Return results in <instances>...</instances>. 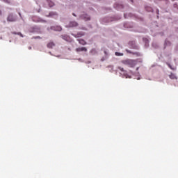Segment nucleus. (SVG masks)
<instances>
[{"label":"nucleus","mask_w":178,"mask_h":178,"mask_svg":"<svg viewBox=\"0 0 178 178\" xmlns=\"http://www.w3.org/2000/svg\"><path fill=\"white\" fill-rule=\"evenodd\" d=\"M120 16L118 17H106L103 18L102 22L103 23H111V22H115L116 20H120Z\"/></svg>","instance_id":"f257e3e1"},{"label":"nucleus","mask_w":178,"mask_h":178,"mask_svg":"<svg viewBox=\"0 0 178 178\" xmlns=\"http://www.w3.org/2000/svg\"><path fill=\"white\" fill-rule=\"evenodd\" d=\"M114 8L117 10H127L129 9V5L117 3L114 5Z\"/></svg>","instance_id":"f03ea898"},{"label":"nucleus","mask_w":178,"mask_h":178,"mask_svg":"<svg viewBox=\"0 0 178 178\" xmlns=\"http://www.w3.org/2000/svg\"><path fill=\"white\" fill-rule=\"evenodd\" d=\"M118 69L120 70L122 72H120V77H125V79H131V76L128 75L127 71L124 70V69L122 67H119Z\"/></svg>","instance_id":"7ed1b4c3"},{"label":"nucleus","mask_w":178,"mask_h":178,"mask_svg":"<svg viewBox=\"0 0 178 178\" xmlns=\"http://www.w3.org/2000/svg\"><path fill=\"white\" fill-rule=\"evenodd\" d=\"M124 65H127L130 67H134L137 65V61L135 60H126L123 61Z\"/></svg>","instance_id":"20e7f679"},{"label":"nucleus","mask_w":178,"mask_h":178,"mask_svg":"<svg viewBox=\"0 0 178 178\" xmlns=\"http://www.w3.org/2000/svg\"><path fill=\"white\" fill-rule=\"evenodd\" d=\"M30 33H37V34H41V28L38 26H35L29 29Z\"/></svg>","instance_id":"39448f33"},{"label":"nucleus","mask_w":178,"mask_h":178,"mask_svg":"<svg viewBox=\"0 0 178 178\" xmlns=\"http://www.w3.org/2000/svg\"><path fill=\"white\" fill-rule=\"evenodd\" d=\"M79 19L84 20V22H88V21L91 20L90 15H88V14H86V13L80 15L78 20H79Z\"/></svg>","instance_id":"423d86ee"},{"label":"nucleus","mask_w":178,"mask_h":178,"mask_svg":"<svg viewBox=\"0 0 178 178\" xmlns=\"http://www.w3.org/2000/svg\"><path fill=\"white\" fill-rule=\"evenodd\" d=\"M50 30H53L54 31H62V26H53L50 28H47V31H49Z\"/></svg>","instance_id":"0eeeda50"},{"label":"nucleus","mask_w":178,"mask_h":178,"mask_svg":"<svg viewBox=\"0 0 178 178\" xmlns=\"http://www.w3.org/2000/svg\"><path fill=\"white\" fill-rule=\"evenodd\" d=\"M129 46L130 48H131L132 49H138V45L137 44V43L136 42V41H131V42H129Z\"/></svg>","instance_id":"6e6552de"},{"label":"nucleus","mask_w":178,"mask_h":178,"mask_svg":"<svg viewBox=\"0 0 178 178\" xmlns=\"http://www.w3.org/2000/svg\"><path fill=\"white\" fill-rule=\"evenodd\" d=\"M79 26V23H77L75 21H72L70 22L68 25H66L65 27L69 28V27H77Z\"/></svg>","instance_id":"1a4fd4ad"},{"label":"nucleus","mask_w":178,"mask_h":178,"mask_svg":"<svg viewBox=\"0 0 178 178\" xmlns=\"http://www.w3.org/2000/svg\"><path fill=\"white\" fill-rule=\"evenodd\" d=\"M8 22H16V16L10 14L7 18Z\"/></svg>","instance_id":"9d476101"},{"label":"nucleus","mask_w":178,"mask_h":178,"mask_svg":"<svg viewBox=\"0 0 178 178\" xmlns=\"http://www.w3.org/2000/svg\"><path fill=\"white\" fill-rule=\"evenodd\" d=\"M143 42L145 44V47L146 48H148V47H149V40H148V39L146 38H143Z\"/></svg>","instance_id":"9b49d317"},{"label":"nucleus","mask_w":178,"mask_h":178,"mask_svg":"<svg viewBox=\"0 0 178 178\" xmlns=\"http://www.w3.org/2000/svg\"><path fill=\"white\" fill-rule=\"evenodd\" d=\"M54 16H58V13L51 11L49 13L48 15H47V17H54Z\"/></svg>","instance_id":"f8f14e48"},{"label":"nucleus","mask_w":178,"mask_h":178,"mask_svg":"<svg viewBox=\"0 0 178 178\" xmlns=\"http://www.w3.org/2000/svg\"><path fill=\"white\" fill-rule=\"evenodd\" d=\"M72 35H73V37H75V38H79V37H83V35H84V33L79 32L77 34L72 33Z\"/></svg>","instance_id":"ddd939ff"},{"label":"nucleus","mask_w":178,"mask_h":178,"mask_svg":"<svg viewBox=\"0 0 178 178\" xmlns=\"http://www.w3.org/2000/svg\"><path fill=\"white\" fill-rule=\"evenodd\" d=\"M76 51L77 52H83V51L87 52V48H86V47H79V48L76 49Z\"/></svg>","instance_id":"4468645a"},{"label":"nucleus","mask_w":178,"mask_h":178,"mask_svg":"<svg viewBox=\"0 0 178 178\" xmlns=\"http://www.w3.org/2000/svg\"><path fill=\"white\" fill-rule=\"evenodd\" d=\"M47 47L49 49H52V48H54V47H55V43H54V42H50L47 44Z\"/></svg>","instance_id":"2eb2a0df"},{"label":"nucleus","mask_w":178,"mask_h":178,"mask_svg":"<svg viewBox=\"0 0 178 178\" xmlns=\"http://www.w3.org/2000/svg\"><path fill=\"white\" fill-rule=\"evenodd\" d=\"M169 77H170V79H171V80H177V76H176V74H175L172 72L169 75Z\"/></svg>","instance_id":"dca6fc26"},{"label":"nucleus","mask_w":178,"mask_h":178,"mask_svg":"<svg viewBox=\"0 0 178 178\" xmlns=\"http://www.w3.org/2000/svg\"><path fill=\"white\" fill-rule=\"evenodd\" d=\"M60 38L64 40V41H69V36L67 35H61Z\"/></svg>","instance_id":"f3484780"},{"label":"nucleus","mask_w":178,"mask_h":178,"mask_svg":"<svg viewBox=\"0 0 178 178\" xmlns=\"http://www.w3.org/2000/svg\"><path fill=\"white\" fill-rule=\"evenodd\" d=\"M77 41H79V44H81V45H86L87 44L86 40H83V39H78Z\"/></svg>","instance_id":"a211bd4d"},{"label":"nucleus","mask_w":178,"mask_h":178,"mask_svg":"<svg viewBox=\"0 0 178 178\" xmlns=\"http://www.w3.org/2000/svg\"><path fill=\"white\" fill-rule=\"evenodd\" d=\"M1 2H4V3H7V5H12V1L10 0H0Z\"/></svg>","instance_id":"6ab92c4d"},{"label":"nucleus","mask_w":178,"mask_h":178,"mask_svg":"<svg viewBox=\"0 0 178 178\" xmlns=\"http://www.w3.org/2000/svg\"><path fill=\"white\" fill-rule=\"evenodd\" d=\"M47 2L50 8H52V6H54V5H55L54 3V2H52V1H51V0H47Z\"/></svg>","instance_id":"aec40b11"},{"label":"nucleus","mask_w":178,"mask_h":178,"mask_svg":"<svg viewBox=\"0 0 178 178\" xmlns=\"http://www.w3.org/2000/svg\"><path fill=\"white\" fill-rule=\"evenodd\" d=\"M166 65H168V67H170V69H171V70H176V67L172 66V65H170V63H166Z\"/></svg>","instance_id":"412c9836"},{"label":"nucleus","mask_w":178,"mask_h":178,"mask_svg":"<svg viewBox=\"0 0 178 178\" xmlns=\"http://www.w3.org/2000/svg\"><path fill=\"white\" fill-rule=\"evenodd\" d=\"M170 45V42H169V40H165V43H164V48H166V47Z\"/></svg>","instance_id":"4be33fe9"},{"label":"nucleus","mask_w":178,"mask_h":178,"mask_svg":"<svg viewBox=\"0 0 178 178\" xmlns=\"http://www.w3.org/2000/svg\"><path fill=\"white\" fill-rule=\"evenodd\" d=\"M38 23H47V21L41 19V18H38V21H37Z\"/></svg>","instance_id":"5701e85b"},{"label":"nucleus","mask_w":178,"mask_h":178,"mask_svg":"<svg viewBox=\"0 0 178 178\" xmlns=\"http://www.w3.org/2000/svg\"><path fill=\"white\" fill-rule=\"evenodd\" d=\"M13 34H15V35H19L20 37H24V35H23V34H22V33H20V32H13Z\"/></svg>","instance_id":"b1692460"},{"label":"nucleus","mask_w":178,"mask_h":178,"mask_svg":"<svg viewBox=\"0 0 178 178\" xmlns=\"http://www.w3.org/2000/svg\"><path fill=\"white\" fill-rule=\"evenodd\" d=\"M131 16H133L132 14H129L128 15L127 14H124V17L125 19H129V17H131Z\"/></svg>","instance_id":"393cba45"},{"label":"nucleus","mask_w":178,"mask_h":178,"mask_svg":"<svg viewBox=\"0 0 178 178\" xmlns=\"http://www.w3.org/2000/svg\"><path fill=\"white\" fill-rule=\"evenodd\" d=\"M115 55L116 56H123V53H120V52L116 51V52L115 53Z\"/></svg>","instance_id":"a878e982"},{"label":"nucleus","mask_w":178,"mask_h":178,"mask_svg":"<svg viewBox=\"0 0 178 178\" xmlns=\"http://www.w3.org/2000/svg\"><path fill=\"white\" fill-rule=\"evenodd\" d=\"M42 38L40 36H33L32 37V40H41Z\"/></svg>","instance_id":"bb28decb"},{"label":"nucleus","mask_w":178,"mask_h":178,"mask_svg":"<svg viewBox=\"0 0 178 178\" xmlns=\"http://www.w3.org/2000/svg\"><path fill=\"white\" fill-rule=\"evenodd\" d=\"M152 47H153V48H158V44H156V42H153Z\"/></svg>","instance_id":"cd10ccee"},{"label":"nucleus","mask_w":178,"mask_h":178,"mask_svg":"<svg viewBox=\"0 0 178 178\" xmlns=\"http://www.w3.org/2000/svg\"><path fill=\"white\" fill-rule=\"evenodd\" d=\"M106 60V57H103L102 59H101V61L102 62H104V60Z\"/></svg>","instance_id":"c85d7f7f"},{"label":"nucleus","mask_w":178,"mask_h":178,"mask_svg":"<svg viewBox=\"0 0 178 178\" xmlns=\"http://www.w3.org/2000/svg\"><path fill=\"white\" fill-rule=\"evenodd\" d=\"M104 54L106 56H108V52L104 50Z\"/></svg>","instance_id":"c756f323"},{"label":"nucleus","mask_w":178,"mask_h":178,"mask_svg":"<svg viewBox=\"0 0 178 178\" xmlns=\"http://www.w3.org/2000/svg\"><path fill=\"white\" fill-rule=\"evenodd\" d=\"M175 50H176V51H178V44L176 46Z\"/></svg>","instance_id":"7c9ffc66"},{"label":"nucleus","mask_w":178,"mask_h":178,"mask_svg":"<svg viewBox=\"0 0 178 178\" xmlns=\"http://www.w3.org/2000/svg\"><path fill=\"white\" fill-rule=\"evenodd\" d=\"M156 13H157V15H159V10H156Z\"/></svg>","instance_id":"2f4dec72"},{"label":"nucleus","mask_w":178,"mask_h":178,"mask_svg":"<svg viewBox=\"0 0 178 178\" xmlns=\"http://www.w3.org/2000/svg\"><path fill=\"white\" fill-rule=\"evenodd\" d=\"M149 12H152V8H149Z\"/></svg>","instance_id":"473e14b6"},{"label":"nucleus","mask_w":178,"mask_h":178,"mask_svg":"<svg viewBox=\"0 0 178 178\" xmlns=\"http://www.w3.org/2000/svg\"><path fill=\"white\" fill-rule=\"evenodd\" d=\"M165 3H168V0H163Z\"/></svg>","instance_id":"72a5a7b5"},{"label":"nucleus","mask_w":178,"mask_h":178,"mask_svg":"<svg viewBox=\"0 0 178 178\" xmlns=\"http://www.w3.org/2000/svg\"><path fill=\"white\" fill-rule=\"evenodd\" d=\"M0 16H2V11L0 10Z\"/></svg>","instance_id":"f704fd0d"},{"label":"nucleus","mask_w":178,"mask_h":178,"mask_svg":"<svg viewBox=\"0 0 178 178\" xmlns=\"http://www.w3.org/2000/svg\"><path fill=\"white\" fill-rule=\"evenodd\" d=\"M72 15L76 17L77 15L75 13H72Z\"/></svg>","instance_id":"c9c22d12"},{"label":"nucleus","mask_w":178,"mask_h":178,"mask_svg":"<svg viewBox=\"0 0 178 178\" xmlns=\"http://www.w3.org/2000/svg\"><path fill=\"white\" fill-rule=\"evenodd\" d=\"M127 52H128V53L130 54L131 51H130V50H127Z\"/></svg>","instance_id":"e433bc0d"},{"label":"nucleus","mask_w":178,"mask_h":178,"mask_svg":"<svg viewBox=\"0 0 178 178\" xmlns=\"http://www.w3.org/2000/svg\"><path fill=\"white\" fill-rule=\"evenodd\" d=\"M49 54L50 55H51V56L54 55V54H52V53H51V51H49Z\"/></svg>","instance_id":"4c0bfd02"},{"label":"nucleus","mask_w":178,"mask_h":178,"mask_svg":"<svg viewBox=\"0 0 178 178\" xmlns=\"http://www.w3.org/2000/svg\"><path fill=\"white\" fill-rule=\"evenodd\" d=\"M29 49H31V47H29Z\"/></svg>","instance_id":"58836bf2"},{"label":"nucleus","mask_w":178,"mask_h":178,"mask_svg":"<svg viewBox=\"0 0 178 178\" xmlns=\"http://www.w3.org/2000/svg\"><path fill=\"white\" fill-rule=\"evenodd\" d=\"M93 51H95V49H92V50H91V52H92Z\"/></svg>","instance_id":"ea45409f"},{"label":"nucleus","mask_w":178,"mask_h":178,"mask_svg":"<svg viewBox=\"0 0 178 178\" xmlns=\"http://www.w3.org/2000/svg\"><path fill=\"white\" fill-rule=\"evenodd\" d=\"M79 60L80 62H81V58H79Z\"/></svg>","instance_id":"a19ab883"},{"label":"nucleus","mask_w":178,"mask_h":178,"mask_svg":"<svg viewBox=\"0 0 178 178\" xmlns=\"http://www.w3.org/2000/svg\"><path fill=\"white\" fill-rule=\"evenodd\" d=\"M19 16H22V14L20 13H19Z\"/></svg>","instance_id":"79ce46f5"},{"label":"nucleus","mask_w":178,"mask_h":178,"mask_svg":"<svg viewBox=\"0 0 178 178\" xmlns=\"http://www.w3.org/2000/svg\"><path fill=\"white\" fill-rule=\"evenodd\" d=\"M138 69H140L138 67L136 68V70H138Z\"/></svg>","instance_id":"37998d69"},{"label":"nucleus","mask_w":178,"mask_h":178,"mask_svg":"<svg viewBox=\"0 0 178 178\" xmlns=\"http://www.w3.org/2000/svg\"><path fill=\"white\" fill-rule=\"evenodd\" d=\"M137 80H140V77L137 78Z\"/></svg>","instance_id":"c03bdc74"},{"label":"nucleus","mask_w":178,"mask_h":178,"mask_svg":"<svg viewBox=\"0 0 178 178\" xmlns=\"http://www.w3.org/2000/svg\"><path fill=\"white\" fill-rule=\"evenodd\" d=\"M40 10L39 9L38 12L40 13Z\"/></svg>","instance_id":"a18cd8bd"},{"label":"nucleus","mask_w":178,"mask_h":178,"mask_svg":"<svg viewBox=\"0 0 178 178\" xmlns=\"http://www.w3.org/2000/svg\"><path fill=\"white\" fill-rule=\"evenodd\" d=\"M57 56V58H59V56Z\"/></svg>","instance_id":"49530a36"},{"label":"nucleus","mask_w":178,"mask_h":178,"mask_svg":"<svg viewBox=\"0 0 178 178\" xmlns=\"http://www.w3.org/2000/svg\"><path fill=\"white\" fill-rule=\"evenodd\" d=\"M131 2H133V0H131Z\"/></svg>","instance_id":"de8ad7c7"},{"label":"nucleus","mask_w":178,"mask_h":178,"mask_svg":"<svg viewBox=\"0 0 178 178\" xmlns=\"http://www.w3.org/2000/svg\"><path fill=\"white\" fill-rule=\"evenodd\" d=\"M0 38H1V40H2V37H1Z\"/></svg>","instance_id":"09e8293b"},{"label":"nucleus","mask_w":178,"mask_h":178,"mask_svg":"<svg viewBox=\"0 0 178 178\" xmlns=\"http://www.w3.org/2000/svg\"><path fill=\"white\" fill-rule=\"evenodd\" d=\"M91 63V62H90V61H89V63Z\"/></svg>","instance_id":"8fccbe9b"},{"label":"nucleus","mask_w":178,"mask_h":178,"mask_svg":"<svg viewBox=\"0 0 178 178\" xmlns=\"http://www.w3.org/2000/svg\"><path fill=\"white\" fill-rule=\"evenodd\" d=\"M131 73H133V72L131 71Z\"/></svg>","instance_id":"3c124183"}]
</instances>
